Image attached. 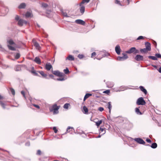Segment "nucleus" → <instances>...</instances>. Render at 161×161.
I'll use <instances>...</instances> for the list:
<instances>
[{
  "label": "nucleus",
  "mask_w": 161,
  "mask_h": 161,
  "mask_svg": "<svg viewBox=\"0 0 161 161\" xmlns=\"http://www.w3.org/2000/svg\"><path fill=\"white\" fill-rule=\"evenodd\" d=\"M15 20L18 22V25L19 26H22L24 24L26 25L28 23L27 21L20 19V17L18 15H16L15 17Z\"/></svg>",
  "instance_id": "1"
},
{
  "label": "nucleus",
  "mask_w": 161,
  "mask_h": 161,
  "mask_svg": "<svg viewBox=\"0 0 161 161\" xmlns=\"http://www.w3.org/2000/svg\"><path fill=\"white\" fill-rule=\"evenodd\" d=\"M7 42L9 44L7 45L8 49L11 50L15 51L16 50L15 47L16 45L13 41L12 40L10 39L8 40Z\"/></svg>",
  "instance_id": "2"
},
{
  "label": "nucleus",
  "mask_w": 161,
  "mask_h": 161,
  "mask_svg": "<svg viewBox=\"0 0 161 161\" xmlns=\"http://www.w3.org/2000/svg\"><path fill=\"white\" fill-rule=\"evenodd\" d=\"M59 107L56 104L53 105L52 108L50 109V111L51 112H53L54 114H57L58 113V109Z\"/></svg>",
  "instance_id": "3"
},
{
  "label": "nucleus",
  "mask_w": 161,
  "mask_h": 161,
  "mask_svg": "<svg viewBox=\"0 0 161 161\" xmlns=\"http://www.w3.org/2000/svg\"><path fill=\"white\" fill-rule=\"evenodd\" d=\"M108 53H105V50L99 52L98 53L97 57L99 56V58H96L98 60H100L106 56Z\"/></svg>",
  "instance_id": "4"
},
{
  "label": "nucleus",
  "mask_w": 161,
  "mask_h": 161,
  "mask_svg": "<svg viewBox=\"0 0 161 161\" xmlns=\"http://www.w3.org/2000/svg\"><path fill=\"white\" fill-rule=\"evenodd\" d=\"M136 104L138 105H144L146 104V102L143 98L141 97L139 98L137 100Z\"/></svg>",
  "instance_id": "5"
},
{
  "label": "nucleus",
  "mask_w": 161,
  "mask_h": 161,
  "mask_svg": "<svg viewBox=\"0 0 161 161\" xmlns=\"http://www.w3.org/2000/svg\"><path fill=\"white\" fill-rule=\"evenodd\" d=\"M126 53L129 54L132 53L134 54H136L139 53V51L138 50L136 49L135 47H132L128 51H126Z\"/></svg>",
  "instance_id": "6"
},
{
  "label": "nucleus",
  "mask_w": 161,
  "mask_h": 161,
  "mask_svg": "<svg viewBox=\"0 0 161 161\" xmlns=\"http://www.w3.org/2000/svg\"><path fill=\"white\" fill-rule=\"evenodd\" d=\"M122 57L119 56L117 57V60L120 61H124L128 58V56L126 53H122Z\"/></svg>",
  "instance_id": "7"
},
{
  "label": "nucleus",
  "mask_w": 161,
  "mask_h": 161,
  "mask_svg": "<svg viewBox=\"0 0 161 161\" xmlns=\"http://www.w3.org/2000/svg\"><path fill=\"white\" fill-rule=\"evenodd\" d=\"M32 42L33 43L34 46L38 50H40L41 49V47L39 44V43L36 42L34 39H33L32 40Z\"/></svg>",
  "instance_id": "8"
},
{
  "label": "nucleus",
  "mask_w": 161,
  "mask_h": 161,
  "mask_svg": "<svg viewBox=\"0 0 161 161\" xmlns=\"http://www.w3.org/2000/svg\"><path fill=\"white\" fill-rule=\"evenodd\" d=\"M52 72L54 75L62 77L64 75L63 73L60 72L58 70H52Z\"/></svg>",
  "instance_id": "9"
},
{
  "label": "nucleus",
  "mask_w": 161,
  "mask_h": 161,
  "mask_svg": "<svg viewBox=\"0 0 161 161\" xmlns=\"http://www.w3.org/2000/svg\"><path fill=\"white\" fill-rule=\"evenodd\" d=\"M128 89V87L127 86H121L119 87V89L115 90L116 92H119L120 91H124Z\"/></svg>",
  "instance_id": "10"
},
{
  "label": "nucleus",
  "mask_w": 161,
  "mask_h": 161,
  "mask_svg": "<svg viewBox=\"0 0 161 161\" xmlns=\"http://www.w3.org/2000/svg\"><path fill=\"white\" fill-rule=\"evenodd\" d=\"M80 8V11L81 14H83L85 11V6L83 4L80 3L79 4Z\"/></svg>",
  "instance_id": "11"
},
{
  "label": "nucleus",
  "mask_w": 161,
  "mask_h": 161,
  "mask_svg": "<svg viewBox=\"0 0 161 161\" xmlns=\"http://www.w3.org/2000/svg\"><path fill=\"white\" fill-rule=\"evenodd\" d=\"M134 140L136 142L140 144H144L145 143L143 140L140 138H135L134 139Z\"/></svg>",
  "instance_id": "12"
},
{
  "label": "nucleus",
  "mask_w": 161,
  "mask_h": 161,
  "mask_svg": "<svg viewBox=\"0 0 161 161\" xmlns=\"http://www.w3.org/2000/svg\"><path fill=\"white\" fill-rule=\"evenodd\" d=\"M8 11V9L6 7H4L2 9L1 12L3 14V15L4 16L6 15Z\"/></svg>",
  "instance_id": "13"
},
{
  "label": "nucleus",
  "mask_w": 161,
  "mask_h": 161,
  "mask_svg": "<svg viewBox=\"0 0 161 161\" xmlns=\"http://www.w3.org/2000/svg\"><path fill=\"white\" fill-rule=\"evenodd\" d=\"M135 58L137 61H140L143 60V57L140 55H137L136 56Z\"/></svg>",
  "instance_id": "14"
},
{
  "label": "nucleus",
  "mask_w": 161,
  "mask_h": 161,
  "mask_svg": "<svg viewBox=\"0 0 161 161\" xmlns=\"http://www.w3.org/2000/svg\"><path fill=\"white\" fill-rule=\"evenodd\" d=\"M75 22L77 24H80L82 25H84L85 24V22L84 21L80 19H78L75 20Z\"/></svg>",
  "instance_id": "15"
},
{
  "label": "nucleus",
  "mask_w": 161,
  "mask_h": 161,
  "mask_svg": "<svg viewBox=\"0 0 161 161\" xmlns=\"http://www.w3.org/2000/svg\"><path fill=\"white\" fill-rule=\"evenodd\" d=\"M115 51L118 55H119L120 53L121 49L119 45H117L115 47Z\"/></svg>",
  "instance_id": "16"
},
{
  "label": "nucleus",
  "mask_w": 161,
  "mask_h": 161,
  "mask_svg": "<svg viewBox=\"0 0 161 161\" xmlns=\"http://www.w3.org/2000/svg\"><path fill=\"white\" fill-rule=\"evenodd\" d=\"M52 68V65L50 63H47L46 64L45 68L47 70H49Z\"/></svg>",
  "instance_id": "17"
},
{
  "label": "nucleus",
  "mask_w": 161,
  "mask_h": 161,
  "mask_svg": "<svg viewBox=\"0 0 161 161\" xmlns=\"http://www.w3.org/2000/svg\"><path fill=\"white\" fill-rule=\"evenodd\" d=\"M146 47L147 49H148V51H150L151 50V44L148 42H146L145 43Z\"/></svg>",
  "instance_id": "18"
},
{
  "label": "nucleus",
  "mask_w": 161,
  "mask_h": 161,
  "mask_svg": "<svg viewBox=\"0 0 161 161\" xmlns=\"http://www.w3.org/2000/svg\"><path fill=\"white\" fill-rule=\"evenodd\" d=\"M75 59L74 57L71 55H69L66 58V60H68L69 61H73Z\"/></svg>",
  "instance_id": "19"
},
{
  "label": "nucleus",
  "mask_w": 161,
  "mask_h": 161,
  "mask_svg": "<svg viewBox=\"0 0 161 161\" xmlns=\"http://www.w3.org/2000/svg\"><path fill=\"white\" fill-rule=\"evenodd\" d=\"M139 88L140 89V90L142 92H143L145 94H147V92L145 88H144V87L142 86H140L139 87Z\"/></svg>",
  "instance_id": "20"
},
{
  "label": "nucleus",
  "mask_w": 161,
  "mask_h": 161,
  "mask_svg": "<svg viewBox=\"0 0 161 161\" xmlns=\"http://www.w3.org/2000/svg\"><path fill=\"white\" fill-rule=\"evenodd\" d=\"M73 130H74L73 127H71L70 126H68L67 128L66 132L65 133L66 134L67 133L70 132H72Z\"/></svg>",
  "instance_id": "21"
},
{
  "label": "nucleus",
  "mask_w": 161,
  "mask_h": 161,
  "mask_svg": "<svg viewBox=\"0 0 161 161\" xmlns=\"http://www.w3.org/2000/svg\"><path fill=\"white\" fill-rule=\"evenodd\" d=\"M34 61L38 64H40L41 63V61L40 58L38 57H36L35 58Z\"/></svg>",
  "instance_id": "22"
},
{
  "label": "nucleus",
  "mask_w": 161,
  "mask_h": 161,
  "mask_svg": "<svg viewBox=\"0 0 161 161\" xmlns=\"http://www.w3.org/2000/svg\"><path fill=\"white\" fill-rule=\"evenodd\" d=\"M83 112L86 114H87L88 113V108L85 106H84L83 107L82 109Z\"/></svg>",
  "instance_id": "23"
},
{
  "label": "nucleus",
  "mask_w": 161,
  "mask_h": 161,
  "mask_svg": "<svg viewBox=\"0 0 161 161\" xmlns=\"http://www.w3.org/2000/svg\"><path fill=\"white\" fill-rule=\"evenodd\" d=\"M107 85L108 87L111 88L114 86V84L113 82H108L107 83Z\"/></svg>",
  "instance_id": "24"
},
{
  "label": "nucleus",
  "mask_w": 161,
  "mask_h": 161,
  "mask_svg": "<svg viewBox=\"0 0 161 161\" xmlns=\"http://www.w3.org/2000/svg\"><path fill=\"white\" fill-rule=\"evenodd\" d=\"M61 12H62V15L66 17H69V16L67 14L66 11L63 10L61 11Z\"/></svg>",
  "instance_id": "25"
},
{
  "label": "nucleus",
  "mask_w": 161,
  "mask_h": 161,
  "mask_svg": "<svg viewBox=\"0 0 161 161\" xmlns=\"http://www.w3.org/2000/svg\"><path fill=\"white\" fill-rule=\"evenodd\" d=\"M39 73L43 77L46 79H48V78L47 77V74H45L43 71H40L39 72Z\"/></svg>",
  "instance_id": "26"
},
{
  "label": "nucleus",
  "mask_w": 161,
  "mask_h": 161,
  "mask_svg": "<svg viewBox=\"0 0 161 161\" xmlns=\"http://www.w3.org/2000/svg\"><path fill=\"white\" fill-rule=\"evenodd\" d=\"M90 0H82V1L80 3L83 5H86L89 2Z\"/></svg>",
  "instance_id": "27"
},
{
  "label": "nucleus",
  "mask_w": 161,
  "mask_h": 161,
  "mask_svg": "<svg viewBox=\"0 0 161 161\" xmlns=\"http://www.w3.org/2000/svg\"><path fill=\"white\" fill-rule=\"evenodd\" d=\"M112 107V106L111 105V102H108V104H107V108L109 110V113H110L111 112V109Z\"/></svg>",
  "instance_id": "28"
},
{
  "label": "nucleus",
  "mask_w": 161,
  "mask_h": 161,
  "mask_svg": "<svg viewBox=\"0 0 161 161\" xmlns=\"http://www.w3.org/2000/svg\"><path fill=\"white\" fill-rule=\"evenodd\" d=\"M32 15V13L30 11L27 12L25 15V17H26L28 18L31 17Z\"/></svg>",
  "instance_id": "29"
},
{
  "label": "nucleus",
  "mask_w": 161,
  "mask_h": 161,
  "mask_svg": "<svg viewBox=\"0 0 161 161\" xmlns=\"http://www.w3.org/2000/svg\"><path fill=\"white\" fill-rule=\"evenodd\" d=\"M92 95V94L90 93H87L85 95L83 100L84 101H85L87 98L89 97L90 96Z\"/></svg>",
  "instance_id": "30"
},
{
  "label": "nucleus",
  "mask_w": 161,
  "mask_h": 161,
  "mask_svg": "<svg viewBox=\"0 0 161 161\" xmlns=\"http://www.w3.org/2000/svg\"><path fill=\"white\" fill-rule=\"evenodd\" d=\"M0 104L3 109L6 108L5 106L6 105V104L1 101H0Z\"/></svg>",
  "instance_id": "31"
},
{
  "label": "nucleus",
  "mask_w": 161,
  "mask_h": 161,
  "mask_svg": "<svg viewBox=\"0 0 161 161\" xmlns=\"http://www.w3.org/2000/svg\"><path fill=\"white\" fill-rule=\"evenodd\" d=\"M25 4L23 3H21L18 7L19 8H25Z\"/></svg>",
  "instance_id": "32"
},
{
  "label": "nucleus",
  "mask_w": 161,
  "mask_h": 161,
  "mask_svg": "<svg viewBox=\"0 0 161 161\" xmlns=\"http://www.w3.org/2000/svg\"><path fill=\"white\" fill-rule=\"evenodd\" d=\"M148 57L149 58L151 59H152L153 60H157V58L155 56H149Z\"/></svg>",
  "instance_id": "33"
},
{
  "label": "nucleus",
  "mask_w": 161,
  "mask_h": 161,
  "mask_svg": "<svg viewBox=\"0 0 161 161\" xmlns=\"http://www.w3.org/2000/svg\"><path fill=\"white\" fill-rule=\"evenodd\" d=\"M148 51V49H147L146 48H144L143 49H140V52L142 53H147Z\"/></svg>",
  "instance_id": "34"
},
{
  "label": "nucleus",
  "mask_w": 161,
  "mask_h": 161,
  "mask_svg": "<svg viewBox=\"0 0 161 161\" xmlns=\"http://www.w3.org/2000/svg\"><path fill=\"white\" fill-rule=\"evenodd\" d=\"M157 147V145L156 143H153L152 144L151 147L153 148H155Z\"/></svg>",
  "instance_id": "35"
},
{
  "label": "nucleus",
  "mask_w": 161,
  "mask_h": 161,
  "mask_svg": "<svg viewBox=\"0 0 161 161\" xmlns=\"http://www.w3.org/2000/svg\"><path fill=\"white\" fill-rule=\"evenodd\" d=\"M70 106V104L69 103L65 104L64 106V108L65 109H68L69 107Z\"/></svg>",
  "instance_id": "36"
},
{
  "label": "nucleus",
  "mask_w": 161,
  "mask_h": 161,
  "mask_svg": "<svg viewBox=\"0 0 161 161\" xmlns=\"http://www.w3.org/2000/svg\"><path fill=\"white\" fill-rule=\"evenodd\" d=\"M135 111L136 113L138 114H141V112H140L139 108H136L135 109Z\"/></svg>",
  "instance_id": "37"
},
{
  "label": "nucleus",
  "mask_w": 161,
  "mask_h": 161,
  "mask_svg": "<svg viewBox=\"0 0 161 161\" xmlns=\"http://www.w3.org/2000/svg\"><path fill=\"white\" fill-rule=\"evenodd\" d=\"M102 121L101 120H98L96 122V125L97 126H98L102 123Z\"/></svg>",
  "instance_id": "38"
},
{
  "label": "nucleus",
  "mask_w": 161,
  "mask_h": 161,
  "mask_svg": "<svg viewBox=\"0 0 161 161\" xmlns=\"http://www.w3.org/2000/svg\"><path fill=\"white\" fill-rule=\"evenodd\" d=\"M10 91L12 94L13 95H14L15 94V92L14 90L12 88H10Z\"/></svg>",
  "instance_id": "39"
},
{
  "label": "nucleus",
  "mask_w": 161,
  "mask_h": 161,
  "mask_svg": "<svg viewBox=\"0 0 161 161\" xmlns=\"http://www.w3.org/2000/svg\"><path fill=\"white\" fill-rule=\"evenodd\" d=\"M20 57V54L19 53H16V55L15 56V58L16 59H18Z\"/></svg>",
  "instance_id": "40"
},
{
  "label": "nucleus",
  "mask_w": 161,
  "mask_h": 161,
  "mask_svg": "<svg viewBox=\"0 0 161 161\" xmlns=\"http://www.w3.org/2000/svg\"><path fill=\"white\" fill-rule=\"evenodd\" d=\"M64 71L65 74H68L69 72V69L67 68L64 70Z\"/></svg>",
  "instance_id": "41"
},
{
  "label": "nucleus",
  "mask_w": 161,
  "mask_h": 161,
  "mask_svg": "<svg viewBox=\"0 0 161 161\" xmlns=\"http://www.w3.org/2000/svg\"><path fill=\"white\" fill-rule=\"evenodd\" d=\"M78 57L79 58H80V59H82V58H83L84 57V56L83 54H79L78 55Z\"/></svg>",
  "instance_id": "42"
},
{
  "label": "nucleus",
  "mask_w": 161,
  "mask_h": 161,
  "mask_svg": "<svg viewBox=\"0 0 161 161\" xmlns=\"http://www.w3.org/2000/svg\"><path fill=\"white\" fill-rule=\"evenodd\" d=\"M115 3L116 4H118L120 6H122V5L120 3V1L118 0H115Z\"/></svg>",
  "instance_id": "43"
},
{
  "label": "nucleus",
  "mask_w": 161,
  "mask_h": 161,
  "mask_svg": "<svg viewBox=\"0 0 161 161\" xmlns=\"http://www.w3.org/2000/svg\"><path fill=\"white\" fill-rule=\"evenodd\" d=\"M155 56L157 58H161V55L159 53H156Z\"/></svg>",
  "instance_id": "44"
},
{
  "label": "nucleus",
  "mask_w": 161,
  "mask_h": 161,
  "mask_svg": "<svg viewBox=\"0 0 161 161\" xmlns=\"http://www.w3.org/2000/svg\"><path fill=\"white\" fill-rule=\"evenodd\" d=\"M56 80L58 81H64L65 80L64 78H59L56 79Z\"/></svg>",
  "instance_id": "45"
},
{
  "label": "nucleus",
  "mask_w": 161,
  "mask_h": 161,
  "mask_svg": "<svg viewBox=\"0 0 161 161\" xmlns=\"http://www.w3.org/2000/svg\"><path fill=\"white\" fill-rule=\"evenodd\" d=\"M100 130L101 131V132H103V131H104V132L102 134V135H103L105 133V130H104V128H102L101 127L100 128Z\"/></svg>",
  "instance_id": "46"
},
{
  "label": "nucleus",
  "mask_w": 161,
  "mask_h": 161,
  "mask_svg": "<svg viewBox=\"0 0 161 161\" xmlns=\"http://www.w3.org/2000/svg\"><path fill=\"white\" fill-rule=\"evenodd\" d=\"M53 129L55 133H56L57 132L58 130L57 129L56 127H53Z\"/></svg>",
  "instance_id": "47"
},
{
  "label": "nucleus",
  "mask_w": 161,
  "mask_h": 161,
  "mask_svg": "<svg viewBox=\"0 0 161 161\" xmlns=\"http://www.w3.org/2000/svg\"><path fill=\"white\" fill-rule=\"evenodd\" d=\"M103 93H106L107 94H108L110 93V91L109 90H106L103 92Z\"/></svg>",
  "instance_id": "48"
},
{
  "label": "nucleus",
  "mask_w": 161,
  "mask_h": 161,
  "mask_svg": "<svg viewBox=\"0 0 161 161\" xmlns=\"http://www.w3.org/2000/svg\"><path fill=\"white\" fill-rule=\"evenodd\" d=\"M21 94L23 95V96L24 97L25 99H26V97L25 96V92L24 91H21Z\"/></svg>",
  "instance_id": "49"
},
{
  "label": "nucleus",
  "mask_w": 161,
  "mask_h": 161,
  "mask_svg": "<svg viewBox=\"0 0 161 161\" xmlns=\"http://www.w3.org/2000/svg\"><path fill=\"white\" fill-rule=\"evenodd\" d=\"M47 4L45 3H43L42 4V6L44 8H46L47 7Z\"/></svg>",
  "instance_id": "50"
},
{
  "label": "nucleus",
  "mask_w": 161,
  "mask_h": 161,
  "mask_svg": "<svg viewBox=\"0 0 161 161\" xmlns=\"http://www.w3.org/2000/svg\"><path fill=\"white\" fill-rule=\"evenodd\" d=\"M144 37L142 36H140L137 38V40H140V39H144Z\"/></svg>",
  "instance_id": "51"
},
{
  "label": "nucleus",
  "mask_w": 161,
  "mask_h": 161,
  "mask_svg": "<svg viewBox=\"0 0 161 161\" xmlns=\"http://www.w3.org/2000/svg\"><path fill=\"white\" fill-rule=\"evenodd\" d=\"M32 105L35 107L37 108L38 109H39L40 107L39 106L35 104H32Z\"/></svg>",
  "instance_id": "52"
},
{
  "label": "nucleus",
  "mask_w": 161,
  "mask_h": 161,
  "mask_svg": "<svg viewBox=\"0 0 161 161\" xmlns=\"http://www.w3.org/2000/svg\"><path fill=\"white\" fill-rule=\"evenodd\" d=\"M98 110L99 111L102 112L104 110V108L103 107H100L98 108Z\"/></svg>",
  "instance_id": "53"
},
{
  "label": "nucleus",
  "mask_w": 161,
  "mask_h": 161,
  "mask_svg": "<svg viewBox=\"0 0 161 161\" xmlns=\"http://www.w3.org/2000/svg\"><path fill=\"white\" fill-rule=\"evenodd\" d=\"M20 68L18 66V67H17V68H16L15 69V70L16 71H19L20 70Z\"/></svg>",
  "instance_id": "54"
},
{
  "label": "nucleus",
  "mask_w": 161,
  "mask_h": 161,
  "mask_svg": "<svg viewBox=\"0 0 161 161\" xmlns=\"http://www.w3.org/2000/svg\"><path fill=\"white\" fill-rule=\"evenodd\" d=\"M96 53L95 52H93L92 54V57L93 56H95L96 55Z\"/></svg>",
  "instance_id": "55"
},
{
  "label": "nucleus",
  "mask_w": 161,
  "mask_h": 161,
  "mask_svg": "<svg viewBox=\"0 0 161 161\" xmlns=\"http://www.w3.org/2000/svg\"><path fill=\"white\" fill-rule=\"evenodd\" d=\"M41 153V151L40 150H38L37 152V154L40 155Z\"/></svg>",
  "instance_id": "56"
},
{
  "label": "nucleus",
  "mask_w": 161,
  "mask_h": 161,
  "mask_svg": "<svg viewBox=\"0 0 161 161\" xmlns=\"http://www.w3.org/2000/svg\"><path fill=\"white\" fill-rule=\"evenodd\" d=\"M146 141L148 143H151V141L150 139H146Z\"/></svg>",
  "instance_id": "57"
},
{
  "label": "nucleus",
  "mask_w": 161,
  "mask_h": 161,
  "mask_svg": "<svg viewBox=\"0 0 161 161\" xmlns=\"http://www.w3.org/2000/svg\"><path fill=\"white\" fill-rule=\"evenodd\" d=\"M26 146H29L30 145V143L29 142H27L25 144Z\"/></svg>",
  "instance_id": "58"
},
{
  "label": "nucleus",
  "mask_w": 161,
  "mask_h": 161,
  "mask_svg": "<svg viewBox=\"0 0 161 161\" xmlns=\"http://www.w3.org/2000/svg\"><path fill=\"white\" fill-rule=\"evenodd\" d=\"M32 73H33V74H35V75H36L37 74L36 73L35 71V70H33V71H32Z\"/></svg>",
  "instance_id": "59"
},
{
  "label": "nucleus",
  "mask_w": 161,
  "mask_h": 161,
  "mask_svg": "<svg viewBox=\"0 0 161 161\" xmlns=\"http://www.w3.org/2000/svg\"><path fill=\"white\" fill-rule=\"evenodd\" d=\"M153 44L155 46H157V43L155 41H154L153 42Z\"/></svg>",
  "instance_id": "60"
},
{
  "label": "nucleus",
  "mask_w": 161,
  "mask_h": 161,
  "mask_svg": "<svg viewBox=\"0 0 161 161\" xmlns=\"http://www.w3.org/2000/svg\"><path fill=\"white\" fill-rule=\"evenodd\" d=\"M49 76L52 78H53L54 77L53 75L52 74L49 75Z\"/></svg>",
  "instance_id": "61"
},
{
  "label": "nucleus",
  "mask_w": 161,
  "mask_h": 161,
  "mask_svg": "<svg viewBox=\"0 0 161 161\" xmlns=\"http://www.w3.org/2000/svg\"><path fill=\"white\" fill-rule=\"evenodd\" d=\"M2 74L1 72H0V80L2 78Z\"/></svg>",
  "instance_id": "62"
},
{
  "label": "nucleus",
  "mask_w": 161,
  "mask_h": 161,
  "mask_svg": "<svg viewBox=\"0 0 161 161\" xmlns=\"http://www.w3.org/2000/svg\"><path fill=\"white\" fill-rule=\"evenodd\" d=\"M158 71L160 73H161V67L159 68Z\"/></svg>",
  "instance_id": "63"
},
{
  "label": "nucleus",
  "mask_w": 161,
  "mask_h": 161,
  "mask_svg": "<svg viewBox=\"0 0 161 161\" xmlns=\"http://www.w3.org/2000/svg\"><path fill=\"white\" fill-rule=\"evenodd\" d=\"M36 26L38 28H40V25L38 24L37 23H36Z\"/></svg>",
  "instance_id": "64"
}]
</instances>
